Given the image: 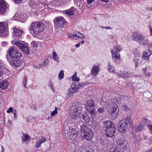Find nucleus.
<instances>
[{
	"label": "nucleus",
	"mask_w": 152,
	"mask_h": 152,
	"mask_svg": "<svg viewBox=\"0 0 152 152\" xmlns=\"http://www.w3.org/2000/svg\"><path fill=\"white\" fill-rule=\"evenodd\" d=\"M7 44V42H3L2 45L3 46H4L6 44Z\"/></svg>",
	"instance_id": "63"
},
{
	"label": "nucleus",
	"mask_w": 152,
	"mask_h": 152,
	"mask_svg": "<svg viewBox=\"0 0 152 152\" xmlns=\"http://www.w3.org/2000/svg\"><path fill=\"white\" fill-rule=\"evenodd\" d=\"M94 0H88L87 2L88 4H90L92 3Z\"/></svg>",
	"instance_id": "62"
},
{
	"label": "nucleus",
	"mask_w": 152,
	"mask_h": 152,
	"mask_svg": "<svg viewBox=\"0 0 152 152\" xmlns=\"http://www.w3.org/2000/svg\"><path fill=\"white\" fill-rule=\"evenodd\" d=\"M26 15L21 14L19 16H18L17 19L19 20L20 21L24 22L26 19Z\"/></svg>",
	"instance_id": "25"
},
{
	"label": "nucleus",
	"mask_w": 152,
	"mask_h": 152,
	"mask_svg": "<svg viewBox=\"0 0 152 152\" xmlns=\"http://www.w3.org/2000/svg\"><path fill=\"white\" fill-rule=\"evenodd\" d=\"M108 103L107 110L110 114H113L117 110V106L116 103V100L112 99Z\"/></svg>",
	"instance_id": "10"
},
{
	"label": "nucleus",
	"mask_w": 152,
	"mask_h": 152,
	"mask_svg": "<svg viewBox=\"0 0 152 152\" xmlns=\"http://www.w3.org/2000/svg\"><path fill=\"white\" fill-rule=\"evenodd\" d=\"M68 94L69 95H70L73 94L74 93H75V92L74 91V90L71 88L69 89L68 90Z\"/></svg>",
	"instance_id": "40"
},
{
	"label": "nucleus",
	"mask_w": 152,
	"mask_h": 152,
	"mask_svg": "<svg viewBox=\"0 0 152 152\" xmlns=\"http://www.w3.org/2000/svg\"><path fill=\"white\" fill-rule=\"evenodd\" d=\"M5 65L2 61V64H0V77H1L3 74V69H4Z\"/></svg>",
	"instance_id": "29"
},
{
	"label": "nucleus",
	"mask_w": 152,
	"mask_h": 152,
	"mask_svg": "<svg viewBox=\"0 0 152 152\" xmlns=\"http://www.w3.org/2000/svg\"><path fill=\"white\" fill-rule=\"evenodd\" d=\"M22 139L24 141H27L30 139V136L28 134H23V135L22 136Z\"/></svg>",
	"instance_id": "30"
},
{
	"label": "nucleus",
	"mask_w": 152,
	"mask_h": 152,
	"mask_svg": "<svg viewBox=\"0 0 152 152\" xmlns=\"http://www.w3.org/2000/svg\"><path fill=\"white\" fill-rule=\"evenodd\" d=\"M100 72V68L98 65H94L92 67L91 70V74L92 75L95 77Z\"/></svg>",
	"instance_id": "19"
},
{
	"label": "nucleus",
	"mask_w": 152,
	"mask_h": 152,
	"mask_svg": "<svg viewBox=\"0 0 152 152\" xmlns=\"http://www.w3.org/2000/svg\"><path fill=\"white\" fill-rule=\"evenodd\" d=\"M74 1H75L76 2H77V5L78 6H80V2H82V1L83 2V0H80V1H79V0H74Z\"/></svg>",
	"instance_id": "51"
},
{
	"label": "nucleus",
	"mask_w": 152,
	"mask_h": 152,
	"mask_svg": "<svg viewBox=\"0 0 152 152\" xmlns=\"http://www.w3.org/2000/svg\"><path fill=\"white\" fill-rule=\"evenodd\" d=\"M13 111V110L12 108L11 107H10L7 112V113H10V112H12Z\"/></svg>",
	"instance_id": "56"
},
{
	"label": "nucleus",
	"mask_w": 152,
	"mask_h": 152,
	"mask_svg": "<svg viewBox=\"0 0 152 152\" xmlns=\"http://www.w3.org/2000/svg\"><path fill=\"white\" fill-rule=\"evenodd\" d=\"M64 76V71L63 70H61L60 72L58 74V79L60 80H61L63 78Z\"/></svg>",
	"instance_id": "39"
},
{
	"label": "nucleus",
	"mask_w": 152,
	"mask_h": 152,
	"mask_svg": "<svg viewBox=\"0 0 152 152\" xmlns=\"http://www.w3.org/2000/svg\"><path fill=\"white\" fill-rule=\"evenodd\" d=\"M79 109V107L76 105H73L70 108L69 112V115L71 117V119L74 122L75 120L79 118L80 117V114Z\"/></svg>",
	"instance_id": "7"
},
{
	"label": "nucleus",
	"mask_w": 152,
	"mask_h": 152,
	"mask_svg": "<svg viewBox=\"0 0 152 152\" xmlns=\"http://www.w3.org/2000/svg\"><path fill=\"white\" fill-rule=\"evenodd\" d=\"M72 80L73 81L78 82L80 80L79 78L77 77V74L75 73L72 77Z\"/></svg>",
	"instance_id": "31"
},
{
	"label": "nucleus",
	"mask_w": 152,
	"mask_h": 152,
	"mask_svg": "<svg viewBox=\"0 0 152 152\" xmlns=\"http://www.w3.org/2000/svg\"><path fill=\"white\" fill-rule=\"evenodd\" d=\"M80 130L82 132L81 135L84 139L90 141L93 137V133L91 129L87 125L83 124L80 126Z\"/></svg>",
	"instance_id": "5"
},
{
	"label": "nucleus",
	"mask_w": 152,
	"mask_h": 152,
	"mask_svg": "<svg viewBox=\"0 0 152 152\" xmlns=\"http://www.w3.org/2000/svg\"><path fill=\"white\" fill-rule=\"evenodd\" d=\"M147 67H145V68L143 69V71H144L145 73V74L148 76H150V74L149 72H148L147 71Z\"/></svg>",
	"instance_id": "45"
},
{
	"label": "nucleus",
	"mask_w": 152,
	"mask_h": 152,
	"mask_svg": "<svg viewBox=\"0 0 152 152\" xmlns=\"http://www.w3.org/2000/svg\"><path fill=\"white\" fill-rule=\"evenodd\" d=\"M83 119L84 121L86 123L90 122V118L86 113H84L82 115Z\"/></svg>",
	"instance_id": "24"
},
{
	"label": "nucleus",
	"mask_w": 152,
	"mask_h": 152,
	"mask_svg": "<svg viewBox=\"0 0 152 152\" xmlns=\"http://www.w3.org/2000/svg\"><path fill=\"white\" fill-rule=\"evenodd\" d=\"M9 85V83L7 81H4L0 83V88L3 89H5Z\"/></svg>",
	"instance_id": "26"
},
{
	"label": "nucleus",
	"mask_w": 152,
	"mask_h": 152,
	"mask_svg": "<svg viewBox=\"0 0 152 152\" xmlns=\"http://www.w3.org/2000/svg\"><path fill=\"white\" fill-rule=\"evenodd\" d=\"M143 129V126L142 125H141V123L137 128L135 129V131L136 132H138L142 130Z\"/></svg>",
	"instance_id": "33"
},
{
	"label": "nucleus",
	"mask_w": 152,
	"mask_h": 152,
	"mask_svg": "<svg viewBox=\"0 0 152 152\" xmlns=\"http://www.w3.org/2000/svg\"><path fill=\"white\" fill-rule=\"evenodd\" d=\"M89 112L90 113L92 119H93L94 118H96V114L94 110L90 111H89Z\"/></svg>",
	"instance_id": "35"
},
{
	"label": "nucleus",
	"mask_w": 152,
	"mask_h": 152,
	"mask_svg": "<svg viewBox=\"0 0 152 152\" xmlns=\"http://www.w3.org/2000/svg\"><path fill=\"white\" fill-rule=\"evenodd\" d=\"M104 111V108H100L98 109V111L100 113H102Z\"/></svg>",
	"instance_id": "54"
},
{
	"label": "nucleus",
	"mask_w": 152,
	"mask_h": 152,
	"mask_svg": "<svg viewBox=\"0 0 152 152\" xmlns=\"http://www.w3.org/2000/svg\"><path fill=\"white\" fill-rule=\"evenodd\" d=\"M117 74L120 77L124 78L128 77V74L127 72L125 71H120L117 72Z\"/></svg>",
	"instance_id": "22"
},
{
	"label": "nucleus",
	"mask_w": 152,
	"mask_h": 152,
	"mask_svg": "<svg viewBox=\"0 0 152 152\" xmlns=\"http://www.w3.org/2000/svg\"><path fill=\"white\" fill-rule=\"evenodd\" d=\"M149 29L150 31V35L151 36H152V27H150L149 28Z\"/></svg>",
	"instance_id": "60"
},
{
	"label": "nucleus",
	"mask_w": 152,
	"mask_h": 152,
	"mask_svg": "<svg viewBox=\"0 0 152 152\" xmlns=\"http://www.w3.org/2000/svg\"><path fill=\"white\" fill-rule=\"evenodd\" d=\"M13 45H16L26 54L29 55L30 53L29 49L26 45L24 42L21 41H19L17 40H13L11 41Z\"/></svg>",
	"instance_id": "8"
},
{
	"label": "nucleus",
	"mask_w": 152,
	"mask_h": 152,
	"mask_svg": "<svg viewBox=\"0 0 152 152\" xmlns=\"http://www.w3.org/2000/svg\"><path fill=\"white\" fill-rule=\"evenodd\" d=\"M118 147L121 150H128L129 146L127 141L123 137H118L115 140Z\"/></svg>",
	"instance_id": "9"
},
{
	"label": "nucleus",
	"mask_w": 152,
	"mask_h": 152,
	"mask_svg": "<svg viewBox=\"0 0 152 152\" xmlns=\"http://www.w3.org/2000/svg\"><path fill=\"white\" fill-rule=\"evenodd\" d=\"M83 85L81 83H79L77 85H76V87L77 90H78L79 88H80Z\"/></svg>",
	"instance_id": "53"
},
{
	"label": "nucleus",
	"mask_w": 152,
	"mask_h": 152,
	"mask_svg": "<svg viewBox=\"0 0 152 152\" xmlns=\"http://www.w3.org/2000/svg\"><path fill=\"white\" fill-rule=\"evenodd\" d=\"M48 86L51 87H53V83H52L51 81L50 80L49 81V83L48 84Z\"/></svg>",
	"instance_id": "55"
},
{
	"label": "nucleus",
	"mask_w": 152,
	"mask_h": 152,
	"mask_svg": "<svg viewBox=\"0 0 152 152\" xmlns=\"http://www.w3.org/2000/svg\"><path fill=\"white\" fill-rule=\"evenodd\" d=\"M63 127L65 135L67 141L70 143H73L77 137V132L75 129L69 127L66 125H64Z\"/></svg>",
	"instance_id": "3"
},
{
	"label": "nucleus",
	"mask_w": 152,
	"mask_h": 152,
	"mask_svg": "<svg viewBox=\"0 0 152 152\" xmlns=\"http://www.w3.org/2000/svg\"><path fill=\"white\" fill-rule=\"evenodd\" d=\"M38 140L41 143H42L45 141L46 140V139L45 137H41Z\"/></svg>",
	"instance_id": "46"
},
{
	"label": "nucleus",
	"mask_w": 152,
	"mask_h": 152,
	"mask_svg": "<svg viewBox=\"0 0 152 152\" xmlns=\"http://www.w3.org/2000/svg\"><path fill=\"white\" fill-rule=\"evenodd\" d=\"M27 79L25 77L24 78V80L23 81V85L24 87L25 88H26V85H27Z\"/></svg>",
	"instance_id": "50"
},
{
	"label": "nucleus",
	"mask_w": 152,
	"mask_h": 152,
	"mask_svg": "<svg viewBox=\"0 0 152 152\" xmlns=\"http://www.w3.org/2000/svg\"><path fill=\"white\" fill-rule=\"evenodd\" d=\"M132 127V121L128 117L124 118L118 124V130L122 133H124L127 129L131 131Z\"/></svg>",
	"instance_id": "2"
},
{
	"label": "nucleus",
	"mask_w": 152,
	"mask_h": 152,
	"mask_svg": "<svg viewBox=\"0 0 152 152\" xmlns=\"http://www.w3.org/2000/svg\"><path fill=\"white\" fill-rule=\"evenodd\" d=\"M31 44L32 48H33L34 49L37 47V44L36 41H33L31 43Z\"/></svg>",
	"instance_id": "41"
},
{
	"label": "nucleus",
	"mask_w": 152,
	"mask_h": 152,
	"mask_svg": "<svg viewBox=\"0 0 152 152\" xmlns=\"http://www.w3.org/2000/svg\"><path fill=\"white\" fill-rule=\"evenodd\" d=\"M71 88L75 92H77L78 91V90L76 87L75 82H73L71 85Z\"/></svg>",
	"instance_id": "36"
},
{
	"label": "nucleus",
	"mask_w": 152,
	"mask_h": 152,
	"mask_svg": "<svg viewBox=\"0 0 152 152\" xmlns=\"http://www.w3.org/2000/svg\"><path fill=\"white\" fill-rule=\"evenodd\" d=\"M7 4L4 0H0V15H4L7 8Z\"/></svg>",
	"instance_id": "16"
},
{
	"label": "nucleus",
	"mask_w": 152,
	"mask_h": 152,
	"mask_svg": "<svg viewBox=\"0 0 152 152\" xmlns=\"http://www.w3.org/2000/svg\"><path fill=\"white\" fill-rule=\"evenodd\" d=\"M102 128L105 131V134L108 137H112L115 132V127L114 124L110 121L103 123Z\"/></svg>",
	"instance_id": "4"
},
{
	"label": "nucleus",
	"mask_w": 152,
	"mask_h": 152,
	"mask_svg": "<svg viewBox=\"0 0 152 152\" xmlns=\"http://www.w3.org/2000/svg\"><path fill=\"white\" fill-rule=\"evenodd\" d=\"M122 109L123 110L125 111L126 112H127L129 110V109L128 107L126 105H123L122 107Z\"/></svg>",
	"instance_id": "47"
},
{
	"label": "nucleus",
	"mask_w": 152,
	"mask_h": 152,
	"mask_svg": "<svg viewBox=\"0 0 152 152\" xmlns=\"http://www.w3.org/2000/svg\"><path fill=\"white\" fill-rule=\"evenodd\" d=\"M39 1L37 2V3H35V5H33L34 7H33V8L36 9H42L44 8L45 7V0L43 1V0H40Z\"/></svg>",
	"instance_id": "18"
},
{
	"label": "nucleus",
	"mask_w": 152,
	"mask_h": 152,
	"mask_svg": "<svg viewBox=\"0 0 152 152\" xmlns=\"http://www.w3.org/2000/svg\"><path fill=\"white\" fill-rule=\"evenodd\" d=\"M108 64L109 66L108 67L109 71L111 73L113 72L114 70V67L113 66H111L109 63Z\"/></svg>",
	"instance_id": "42"
},
{
	"label": "nucleus",
	"mask_w": 152,
	"mask_h": 152,
	"mask_svg": "<svg viewBox=\"0 0 152 152\" xmlns=\"http://www.w3.org/2000/svg\"><path fill=\"white\" fill-rule=\"evenodd\" d=\"M69 0H61V3H65L68 2Z\"/></svg>",
	"instance_id": "58"
},
{
	"label": "nucleus",
	"mask_w": 152,
	"mask_h": 152,
	"mask_svg": "<svg viewBox=\"0 0 152 152\" xmlns=\"http://www.w3.org/2000/svg\"><path fill=\"white\" fill-rule=\"evenodd\" d=\"M152 54V51H150L149 49L144 51L142 53V57L143 58H147L148 59H149V57Z\"/></svg>",
	"instance_id": "21"
},
{
	"label": "nucleus",
	"mask_w": 152,
	"mask_h": 152,
	"mask_svg": "<svg viewBox=\"0 0 152 152\" xmlns=\"http://www.w3.org/2000/svg\"><path fill=\"white\" fill-rule=\"evenodd\" d=\"M110 152H121L119 151L115 147H112L110 150Z\"/></svg>",
	"instance_id": "38"
},
{
	"label": "nucleus",
	"mask_w": 152,
	"mask_h": 152,
	"mask_svg": "<svg viewBox=\"0 0 152 152\" xmlns=\"http://www.w3.org/2000/svg\"><path fill=\"white\" fill-rule=\"evenodd\" d=\"M118 111H119V109L118 108V110H117V113H115L113 115V117L114 118H115L117 117L118 115Z\"/></svg>",
	"instance_id": "52"
},
{
	"label": "nucleus",
	"mask_w": 152,
	"mask_h": 152,
	"mask_svg": "<svg viewBox=\"0 0 152 152\" xmlns=\"http://www.w3.org/2000/svg\"><path fill=\"white\" fill-rule=\"evenodd\" d=\"M148 126L149 127V129L150 130H152V125H149Z\"/></svg>",
	"instance_id": "64"
},
{
	"label": "nucleus",
	"mask_w": 152,
	"mask_h": 152,
	"mask_svg": "<svg viewBox=\"0 0 152 152\" xmlns=\"http://www.w3.org/2000/svg\"><path fill=\"white\" fill-rule=\"evenodd\" d=\"M42 63L43 65L47 66L49 64V62L48 60L46 59L44 60V61H43V63Z\"/></svg>",
	"instance_id": "44"
},
{
	"label": "nucleus",
	"mask_w": 152,
	"mask_h": 152,
	"mask_svg": "<svg viewBox=\"0 0 152 152\" xmlns=\"http://www.w3.org/2000/svg\"><path fill=\"white\" fill-rule=\"evenodd\" d=\"M23 31L20 29H18L16 28H13V36L16 38H20L21 37Z\"/></svg>",
	"instance_id": "17"
},
{
	"label": "nucleus",
	"mask_w": 152,
	"mask_h": 152,
	"mask_svg": "<svg viewBox=\"0 0 152 152\" xmlns=\"http://www.w3.org/2000/svg\"><path fill=\"white\" fill-rule=\"evenodd\" d=\"M52 56L53 60L58 63L59 62L58 58V57L57 55L55 52L53 51V52Z\"/></svg>",
	"instance_id": "27"
},
{
	"label": "nucleus",
	"mask_w": 152,
	"mask_h": 152,
	"mask_svg": "<svg viewBox=\"0 0 152 152\" xmlns=\"http://www.w3.org/2000/svg\"><path fill=\"white\" fill-rule=\"evenodd\" d=\"M136 63H135V67H137V66L138 65V63H140V61H137V60H136Z\"/></svg>",
	"instance_id": "61"
},
{
	"label": "nucleus",
	"mask_w": 152,
	"mask_h": 152,
	"mask_svg": "<svg viewBox=\"0 0 152 152\" xmlns=\"http://www.w3.org/2000/svg\"><path fill=\"white\" fill-rule=\"evenodd\" d=\"M75 37L76 39H83L86 38L84 35L80 32L76 31H75L73 34H68V37L69 38H73Z\"/></svg>",
	"instance_id": "14"
},
{
	"label": "nucleus",
	"mask_w": 152,
	"mask_h": 152,
	"mask_svg": "<svg viewBox=\"0 0 152 152\" xmlns=\"http://www.w3.org/2000/svg\"><path fill=\"white\" fill-rule=\"evenodd\" d=\"M54 25L56 28L66 26L67 25V22L65 19L62 16L56 17L53 20Z\"/></svg>",
	"instance_id": "11"
},
{
	"label": "nucleus",
	"mask_w": 152,
	"mask_h": 152,
	"mask_svg": "<svg viewBox=\"0 0 152 152\" xmlns=\"http://www.w3.org/2000/svg\"><path fill=\"white\" fill-rule=\"evenodd\" d=\"M80 152H90L88 150L83 148H80Z\"/></svg>",
	"instance_id": "49"
},
{
	"label": "nucleus",
	"mask_w": 152,
	"mask_h": 152,
	"mask_svg": "<svg viewBox=\"0 0 152 152\" xmlns=\"http://www.w3.org/2000/svg\"><path fill=\"white\" fill-rule=\"evenodd\" d=\"M150 121L149 120H148V119H146V118H144L142 120L141 123H140L141 125H142L144 126L145 125H147V123H148V122Z\"/></svg>",
	"instance_id": "32"
},
{
	"label": "nucleus",
	"mask_w": 152,
	"mask_h": 152,
	"mask_svg": "<svg viewBox=\"0 0 152 152\" xmlns=\"http://www.w3.org/2000/svg\"><path fill=\"white\" fill-rule=\"evenodd\" d=\"M45 29L44 25L40 22H34L30 25L29 30L31 33L37 34L43 31Z\"/></svg>",
	"instance_id": "6"
},
{
	"label": "nucleus",
	"mask_w": 152,
	"mask_h": 152,
	"mask_svg": "<svg viewBox=\"0 0 152 152\" xmlns=\"http://www.w3.org/2000/svg\"><path fill=\"white\" fill-rule=\"evenodd\" d=\"M57 113V107H56L55 108V110L51 113L50 115L51 116H53L55 115Z\"/></svg>",
	"instance_id": "43"
},
{
	"label": "nucleus",
	"mask_w": 152,
	"mask_h": 152,
	"mask_svg": "<svg viewBox=\"0 0 152 152\" xmlns=\"http://www.w3.org/2000/svg\"><path fill=\"white\" fill-rule=\"evenodd\" d=\"M42 143L38 140L35 144V146L36 148H37L39 147Z\"/></svg>",
	"instance_id": "48"
},
{
	"label": "nucleus",
	"mask_w": 152,
	"mask_h": 152,
	"mask_svg": "<svg viewBox=\"0 0 152 152\" xmlns=\"http://www.w3.org/2000/svg\"><path fill=\"white\" fill-rule=\"evenodd\" d=\"M7 23L5 22H0V37H5L8 35V33L6 31Z\"/></svg>",
	"instance_id": "13"
},
{
	"label": "nucleus",
	"mask_w": 152,
	"mask_h": 152,
	"mask_svg": "<svg viewBox=\"0 0 152 152\" xmlns=\"http://www.w3.org/2000/svg\"><path fill=\"white\" fill-rule=\"evenodd\" d=\"M135 59L137 60L138 61H139V60L140 58V53L139 52H137V53L135 54H134Z\"/></svg>",
	"instance_id": "37"
},
{
	"label": "nucleus",
	"mask_w": 152,
	"mask_h": 152,
	"mask_svg": "<svg viewBox=\"0 0 152 152\" xmlns=\"http://www.w3.org/2000/svg\"><path fill=\"white\" fill-rule=\"evenodd\" d=\"M16 3H20L23 0H13Z\"/></svg>",
	"instance_id": "57"
},
{
	"label": "nucleus",
	"mask_w": 152,
	"mask_h": 152,
	"mask_svg": "<svg viewBox=\"0 0 152 152\" xmlns=\"http://www.w3.org/2000/svg\"><path fill=\"white\" fill-rule=\"evenodd\" d=\"M64 12L66 15H68L70 17V16H72L74 14V11L73 8L68 9L64 11Z\"/></svg>",
	"instance_id": "23"
},
{
	"label": "nucleus",
	"mask_w": 152,
	"mask_h": 152,
	"mask_svg": "<svg viewBox=\"0 0 152 152\" xmlns=\"http://www.w3.org/2000/svg\"><path fill=\"white\" fill-rule=\"evenodd\" d=\"M95 103L93 100L89 99L87 102L86 107L87 110L89 112L94 110V109Z\"/></svg>",
	"instance_id": "15"
},
{
	"label": "nucleus",
	"mask_w": 152,
	"mask_h": 152,
	"mask_svg": "<svg viewBox=\"0 0 152 152\" xmlns=\"http://www.w3.org/2000/svg\"><path fill=\"white\" fill-rule=\"evenodd\" d=\"M115 52L118 53L120 52L122 50V49L121 47L118 45H115L114 47Z\"/></svg>",
	"instance_id": "28"
},
{
	"label": "nucleus",
	"mask_w": 152,
	"mask_h": 152,
	"mask_svg": "<svg viewBox=\"0 0 152 152\" xmlns=\"http://www.w3.org/2000/svg\"><path fill=\"white\" fill-rule=\"evenodd\" d=\"M54 4H55V6L57 7L59 6H61L62 4L61 2V0H56L54 1Z\"/></svg>",
	"instance_id": "34"
},
{
	"label": "nucleus",
	"mask_w": 152,
	"mask_h": 152,
	"mask_svg": "<svg viewBox=\"0 0 152 152\" xmlns=\"http://www.w3.org/2000/svg\"><path fill=\"white\" fill-rule=\"evenodd\" d=\"M7 52L10 57L8 59L10 64L12 66L16 67L19 66L22 63L18 59L22 56L21 53L19 52L14 46L9 48Z\"/></svg>",
	"instance_id": "1"
},
{
	"label": "nucleus",
	"mask_w": 152,
	"mask_h": 152,
	"mask_svg": "<svg viewBox=\"0 0 152 152\" xmlns=\"http://www.w3.org/2000/svg\"><path fill=\"white\" fill-rule=\"evenodd\" d=\"M148 46L149 49L150 48H152V42H149L148 43Z\"/></svg>",
	"instance_id": "59"
},
{
	"label": "nucleus",
	"mask_w": 152,
	"mask_h": 152,
	"mask_svg": "<svg viewBox=\"0 0 152 152\" xmlns=\"http://www.w3.org/2000/svg\"><path fill=\"white\" fill-rule=\"evenodd\" d=\"M134 39L135 41L143 45H145L148 42V40L144 39L139 33L135 32L134 33Z\"/></svg>",
	"instance_id": "12"
},
{
	"label": "nucleus",
	"mask_w": 152,
	"mask_h": 152,
	"mask_svg": "<svg viewBox=\"0 0 152 152\" xmlns=\"http://www.w3.org/2000/svg\"><path fill=\"white\" fill-rule=\"evenodd\" d=\"M110 51L112 53V58L113 59H115V61L117 60L120 59V56L119 53L115 52L113 49L112 48L110 49Z\"/></svg>",
	"instance_id": "20"
}]
</instances>
